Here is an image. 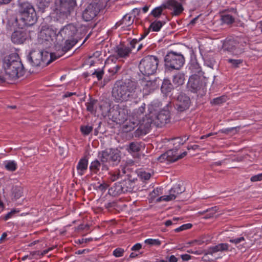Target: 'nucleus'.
<instances>
[{
  "label": "nucleus",
  "mask_w": 262,
  "mask_h": 262,
  "mask_svg": "<svg viewBox=\"0 0 262 262\" xmlns=\"http://www.w3.org/2000/svg\"><path fill=\"white\" fill-rule=\"evenodd\" d=\"M137 83L129 79L117 80L114 84L112 96L116 102L132 101L138 97Z\"/></svg>",
  "instance_id": "obj_1"
},
{
  "label": "nucleus",
  "mask_w": 262,
  "mask_h": 262,
  "mask_svg": "<svg viewBox=\"0 0 262 262\" xmlns=\"http://www.w3.org/2000/svg\"><path fill=\"white\" fill-rule=\"evenodd\" d=\"M3 67L6 76L10 81H15L23 76L26 70L17 54L6 56L3 59Z\"/></svg>",
  "instance_id": "obj_2"
},
{
  "label": "nucleus",
  "mask_w": 262,
  "mask_h": 262,
  "mask_svg": "<svg viewBox=\"0 0 262 262\" xmlns=\"http://www.w3.org/2000/svg\"><path fill=\"white\" fill-rule=\"evenodd\" d=\"M37 20L36 13L33 5L28 2L19 3L18 16L12 20L16 26L23 29L33 25Z\"/></svg>",
  "instance_id": "obj_3"
},
{
  "label": "nucleus",
  "mask_w": 262,
  "mask_h": 262,
  "mask_svg": "<svg viewBox=\"0 0 262 262\" xmlns=\"http://www.w3.org/2000/svg\"><path fill=\"white\" fill-rule=\"evenodd\" d=\"M102 163V169L108 170L111 165H117L120 161V151L117 149L107 148L99 153Z\"/></svg>",
  "instance_id": "obj_4"
},
{
  "label": "nucleus",
  "mask_w": 262,
  "mask_h": 262,
  "mask_svg": "<svg viewBox=\"0 0 262 262\" xmlns=\"http://www.w3.org/2000/svg\"><path fill=\"white\" fill-rule=\"evenodd\" d=\"M76 5V0H56L54 11L60 18H65L74 11Z\"/></svg>",
  "instance_id": "obj_5"
},
{
  "label": "nucleus",
  "mask_w": 262,
  "mask_h": 262,
  "mask_svg": "<svg viewBox=\"0 0 262 262\" xmlns=\"http://www.w3.org/2000/svg\"><path fill=\"white\" fill-rule=\"evenodd\" d=\"M53 54H50L51 59L48 60L49 57V53L43 52L39 50H35L32 51L28 56V59L33 67H43L48 65L51 61L53 60Z\"/></svg>",
  "instance_id": "obj_6"
},
{
  "label": "nucleus",
  "mask_w": 262,
  "mask_h": 262,
  "mask_svg": "<svg viewBox=\"0 0 262 262\" xmlns=\"http://www.w3.org/2000/svg\"><path fill=\"white\" fill-rule=\"evenodd\" d=\"M225 235L229 239V242L233 244L239 250H245L253 245L252 242L248 241L244 236L239 235L237 230H226Z\"/></svg>",
  "instance_id": "obj_7"
},
{
  "label": "nucleus",
  "mask_w": 262,
  "mask_h": 262,
  "mask_svg": "<svg viewBox=\"0 0 262 262\" xmlns=\"http://www.w3.org/2000/svg\"><path fill=\"white\" fill-rule=\"evenodd\" d=\"M158 59L155 56H147L143 58L139 66L140 72L144 75L154 74L157 71Z\"/></svg>",
  "instance_id": "obj_8"
},
{
  "label": "nucleus",
  "mask_w": 262,
  "mask_h": 262,
  "mask_svg": "<svg viewBox=\"0 0 262 262\" xmlns=\"http://www.w3.org/2000/svg\"><path fill=\"white\" fill-rule=\"evenodd\" d=\"M165 66L169 70H179L185 62L183 55L173 51L168 52L164 58Z\"/></svg>",
  "instance_id": "obj_9"
},
{
  "label": "nucleus",
  "mask_w": 262,
  "mask_h": 262,
  "mask_svg": "<svg viewBox=\"0 0 262 262\" xmlns=\"http://www.w3.org/2000/svg\"><path fill=\"white\" fill-rule=\"evenodd\" d=\"M206 84V80L204 75H192L189 78L187 88L192 93L204 92Z\"/></svg>",
  "instance_id": "obj_10"
},
{
  "label": "nucleus",
  "mask_w": 262,
  "mask_h": 262,
  "mask_svg": "<svg viewBox=\"0 0 262 262\" xmlns=\"http://www.w3.org/2000/svg\"><path fill=\"white\" fill-rule=\"evenodd\" d=\"M127 110L117 106L110 109L108 116L114 122L120 124L127 120Z\"/></svg>",
  "instance_id": "obj_11"
},
{
  "label": "nucleus",
  "mask_w": 262,
  "mask_h": 262,
  "mask_svg": "<svg viewBox=\"0 0 262 262\" xmlns=\"http://www.w3.org/2000/svg\"><path fill=\"white\" fill-rule=\"evenodd\" d=\"M100 9L97 3H91L82 12V18L85 21L93 20L98 14Z\"/></svg>",
  "instance_id": "obj_12"
},
{
  "label": "nucleus",
  "mask_w": 262,
  "mask_h": 262,
  "mask_svg": "<svg viewBox=\"0 0 262 262\" xmlns=\"http://www.w3.org/2000/svg\"><path fill=\"white\" fill-rule=\"evenodd\" d=\"M152 118H144L142 122L138 123L139 127L134 133L135 137H139L140 136L146 134L149 128H150L151 124L153 123V116H151Z\"/></svg>",
  "instance_id": "obj_13"
},
{
  "label": "nucleus",
  "mask_w": 262,
  "mask_h": 262,
  "mask_svg": "<svg viewBox=\"0 0 262 262\" xmlns=\"http://www.w3.org/2000/svg\"><path fill=\"white\" fill-rule=\"evenodd\" d=\"M170 121V112L167 110H162L153 118V123L157 126L162 127Z\"/></svg>",
  "instance_id": "obj_14"
},
{
  "label": "nucleus",
  "mask_w": 262,
  "mask_h": 262,
  "mask_svg": "<svg viewBox=\"0 0 262 262\" xmlns=\"http://www.w3.org/2000/svg\"><path fill=\"white\" fill-rule=\"evenodd\" d=\"M190 104V99L185 94L181 93L177 97L176 107L177 110L180 112L187 110Z\"/></svg>",
  "instance_id": "obj_15"
},
{
  "label": "nucleus",
  "mask_w": 262,
  "mask_h": 262,
  "mask_svg": "<svg viewBox=\"0 0 262 262\" xmlns=\"http://www.w3.org/2000/svg\"><path fill=\"white\" fill-rule=\"evenodd\" d=\"M163 7L164 8L173 10L171 14L174 16L179 15L184 10L182 4L176 0H168L163 4Z\"/></svg>",
  "instance_id": "obj_16"
},
{
  "label": "nucleus",
  "mask_w": 262,
  "mask_h": 262,
  "mask_svg": "<svg viewBox=\"0 0 262 262\" xmlns=\"http://www.w3.org/2000/svg\"><path fill=\"white\" fill-rule=\"evenodd\" d=\"M76 31L75 27L72 24H69L62 28L57 35V37L60 39L70 38L73 37Z\"/></svg>",
  "instance_id": "obj_17"
},
{
  "label": "nucleus",
  "mask_w": 262,
  "mask_h": 262,
  "mask_svg": "<svg viewBox=\"0 0 262 262\" xmlns=\"http://www.w3.org/2000/svg\"><path fill=\"white\" fill-rule=\"evenodd\" d=\"M178 148H173L168 150L166 152L161 155L159 158L158 160L161 162L167 161L168 162H173L177 161V156L176 155Z\"/></svg>",
  "instance_id": "obj_18"
},
{
  "label": "nucleus",
  "mask_w": 262,
  "mask_h": 262,
  "mask_svg": "<svg viewBox=\"0 0 262 262\" xmlns=\"http://www.w3.org/2000/svg\"><path fill=\"white\" fill-rule=\"evenodd\" d=\"M11 40L15 44H22L27 38V33L24 31H15L11 35Z\"/></svg>",
  "instance_id": "obj_19"
},
{
  "label": "nucleus",
  "mask_w": 262,
  "mask_h": 262,
  "mask_svg": "<svg viewBox=\"0 0 262 262\" xmlns=\"http://www.w3.org/2000/svg\"><path fill=\"white\" fill-rule=\"evenodd\" d=\"M132 49L123 44H120L115 48V52L119 58H126L131 53Z\"/></svg>",
  "instance_id": "obj_20"
},
{
  "label": "nucleus",
  "mask_w": 262,
  "mask_h": 262,
  "mask_svg": "<svg viewBox=\"0 0 262 262\" xmlns=\"http://www.w3.org/2000/svg\"><path fill=\"white\" fill-rule=\"evenodd\" d=\"M229 245L226 243H221L215 246L210 247L206 254H212L214 253L227 251L228 250Z\"/></svg>",
  "instance_id": "obj_21"
},
{
  "label": "nucleus",
  "mask_w": 262,
  "mask_h": 262,
  "mask_svg": "<svg viewBox=\"0 0 262 262\" xmlns=\"http://www.w3.org/2000/svg\"><path fill=\"white\" fill-rule=\"evenodd\" d=\"M238 43L233 39L226 40L223 43V48L224 50L234 52L236 49Z\"/></svg>",
  "instance_id": "obj_22"
},
{
  "label": "nucleus",
  "mask_w": 262,
  "mask_h": 262,
  "mask_svg": "<svg viewBox=\"0 0 262 262\" xmlns=\"http://www.w3.org/2000/svg\"><path fill=\"white\" fill-rule=\"evenodd\" d=\"M120 182L116 183L108 189V194L112 196H118L123 193V189Z\"/></svg>",
  "instance_id": "obj_23"
},
{
  "label": "nucleus",
  "mask_w": 262,
  "mask_h": 262,
  "mask_svg": "<svg viewBox=\"0 0 262 262\" xmlns=\"http://www.w3.org/2000/svg\"><path fill=\"white\" fill-rule=\"evenodd\" d=\"M120 182L123 189V193L132 192L134 187V183L129 179L123 180Z\"/></svg>",
  "instance_id": "obj_24"
},
{
  "label": "nucleus",
  "mask_w": 262,
  "mask_h": 262,
  "mask_svg": "<svg viewBox=\"0 0 262 262\" xmlns=\"http://www.w3.org/2000/svg\"><path fill=\"white\" fill-rule=\"evenodd\" d=\"M88 165V160L86 157H84L80 160L77 166V170L78 173L82 176L84 172L87 169Z\"/></svg>",
  "instance_id": "obj_25"
},
{
  "label": "nucleus",
  "mask_w": 262,
  "mask_h": 262,
  "mask_svg": "<svg viewBox=\"0 0 262 262\" xmlns=\"http://www.w3.org/2000/svg\"><path fill=\"white\" fill-rule=\"evenodd\" d=\"M134 23V19L132 16L128 14L125 15L122 19L116 24V26H120L123 25V27H129L131 26Z\"/></svg>",
  "instance_id": "obj_26"
},
{
  "label": "nucleus",
  "mask_w": 262,
  "mask_h": 262,
  "mask_svg": "<svg viewBox=\"0 0 262 262\" xmlns=\"http://www.w3.org/2000/svg\"><path fill=\"white\" fill-rule=\"evenodd\" d=\"M185 74L182 73H178L173 76L172 82L177 86L182 85L185 82Z\"/></svg>",
  "instance_id": "obj_27"
},
{
  "label": "nucleus",
  "mask_w": 262,
  "mask_h": 262,
  "mask_svg": "<svg viewBox=\"0 0 262 262\" xmlns=\"http://www.w3.org/2000/svg\"><path fill=\"white\" fill-rule=\"evenodd\" d=\"M11 192L12 200H16L22 196L23 189L20 186H15L12 187Z\"/></svg>",
  "instance_id": "obj_28"
},
{
  "label": "nucleus",
  "mask_w": 262,
  "mask_h": 262,
  "mask_svg": "<svg viewBox=\"0 0 262 262\" xmlns=\"http://www.w3.org/2000/svg\"><path fill=\"white\" fill-rule=\"evenodd\" d=\"M173 89V85L168 79H164L161 86V91L165 94H167L171 91Z\"/></svg>",
  "instance_id": "obj_29"
},
{
  "label": "nucleus",
  "mask_w": 262,
  "mask_h": 262,
  "mask_svg": "<svg viewBox=\"0 0 262 262\" xmlns=\"http://www.w3.org/2000/svg\"><path fill=\"white\" fill-rule=\"evenodd\" d=\"M189 70L192 75H203L204 73L202 72L201 67L197 62H192L190 64Z\"/></svg>",
  "instance_id": "obj_30"
},
{
  "label": "nucleus",
  "mask_w": 262,
  "mask_h": 262,
  "mask_svg": "<svg viewBox=\"0 0 262 262\" xmlns=\"http://www.w3.org/2000/svg\"><path fill=\"white\" fill-rule=\"evenodd\" d=\"M64 46L62 48V51L67 52L69 51L78 41L77 39L74 38L66 39Z\"/></svg>",
  "instance_id": "obj_31"
},
{
  "label": "nucleus",
  "mask_w": 262,
  "mask_h": 262,
  "mask_svg": "<svg viewBox=\"0 0 262 262\" xmlns=\"http://www.w3.org/2000/svg\"><path fill=\"white\" fill-rule=\"evenodd\" d=\"M165 24V21L155 20L150 24L149 29L154 32H158Z\"/></svg>",
  "instance_id": "obj_32"
},
{
  "label": "nucleus",
  "mask_w": 262,
  "mask_h": 262,
  "mask_svg": "<svg viewBox=\"0 0 262 262\" xmlns=\"http://www.w3.org/2000/svg\"><path fill=\"white\" fill-rule=\"evenodd\" d=\"M127 149L130 153L137 152L141 149L140 145L138 142H131L129 144Z\"/></svg>",
  "instance_id": "obj_33"
},
{
  "label": "nucleus",
  "mask_w": 262,
  "mask_h": 262,
  "mask_svg": "<svg viewBox=\"0 0 262 262\" xmlns=\"http://www.w3.org/2000/svg\"><path fill=\"white\" fill-rule=\"evenodd\" d=\"M138 123L137 121H131L127 122L125 124L123 125V130L125 132H129L133 129L136 126H138Z\"/></svg>",
  "instance_id": "obj_34"
},
{
  "label": "nucleus",
  "mask_w": 262,
  "mask_h": 262,
  "mask_svg": "<svg viewBox=\"0 0 262 262\" xmlns=\"http://www.w3.org/2000/svg\"><path fill=\"white\" fill-rule=\"evenodd\" d=\"M51 0H37V5L38 8L41 12H43L45 9L48 7Z\"/></svg>",
  "instance_id": "obj_35"
},
{
  "label": "nucleus",
  "mask_w": 262,
  "mask_h": 262,
  "mask_svg": "<svg viewBox=\"0 0 262 262\" xmlns=\"http://www.w3.org/2000/svg\"><path fill=\"white\" fill-rule=\"evenodd\" d=\"M17 163L14 161H8L5 162V167L9 171H14L17 168Z\"/></svg>",
  "instance_id": "obj_36"
},
{
  "label": "nucleus",
  "mask_w": 262,
  "mask_h": 262,
  "mask_svg": "<svg viewBox=\"0 0 262 262\" xmlns=\"http://www.w3.org/2000/svg\"><path fill=\"white\" fill-rule=\"evenodd\" d=\"M97 101L96 100H90V102L86 103L87 111L92 114L95 113L96 112V108L95 107V105Z\"/></svg>",
  "instance_id": "obj_37"
},
{
  "label": "nucleus",
  "mask_w": 262,
  "mask_h": 262,
  "mask_svg": "<svg viewBox=\"0 0 262 262\" xmlns=\"http://www.w3.org/2000/svg\"><path fill=\"white\" fill-rule=\"evenodd\" d=\"M155 86V82L151 80L147 81L144 85L143 91L146 92L150 93L151 91L153 90Z\"/></svg>",
  "instance_id": "obj_38"
},
{
  "label": "nucleus",
  "mask_w": 262,
  "mask_h": 262,
  "mask_svg": "<svg viewBox=\"0 0 262 262\" xmlns=\"http://www.w3.org/2000/svg\"><path fill=\"white\" fill-rule=\"evenodd\" d=\"M101 165H102L101 161H99L98 160H96L91 163L90 166V169L91 170L95 171L96 172L99 170Z\"/></svg>",
  "instance_id": "obj_39"
},
{
  "label": "nucleus",
  "mask_w": 262,
  "mask_h": 262,
  "mask_svg": "<svg viewBox=\"0 0 262 262\" xmlns=\"http://www.w3.org/2000/svg\"><path fill=\"white\" fill-rule=\"evenodd\" d=\"M93 127L90 125H81L80 126V131L84 136H87L92 132Z\"/></svg>",
  "instance_id": "obj_40"
},
{
  "label": "nucleus",
  "mask_w": 262,
  "mask_h": 262,
  "mask_svg": "<svg viewBox=\"0 0 262 262\" xmlns=\"http://www.w3.org/2000/svg\"><path fill=\"white\" fill-rule=\"evenodd\" d=\"M163 7V4L160 6L156 7L151 12V15H152L155 17H159L160 15L162 14V11L163 9H164Z\"/></svg>",
  "instance_id": "obj_41"
},
{
  "label": "nucleus",
  "mask_w": 262,
  "mask_h": 262,
  "mask_svg": "<svg viewBox=\"0 0 262 262\" xmlns=\"http://www.w3.org/2000/svg\"><path fill=\"white\" fill-rule=\"evenodd\" d=\"M222 20L223 23L227 24H231L234 21V17L229 14L223 15L222 16Z\"/></svg>",
  "instance_id": "obj_42"
},
{
  "label": "nucleus",
  "mask_w": 262,
  "mask_h": 262,
  "mask_svg": "<svg viewBox=\"0 0 262 262\" xmlns=\"http://www.w3.org/2000/svg\"><path fill=\"white\" fill-rule=\"evenodd\" d=\"M189 139V137H187L186 139L183 140L181 137H178L175 139H174V143L173 145L176 146L175 148H178L179 147V146L181 145H183L185 143V142Z\"/></svg>",
  "instance_id": "obj_43"
},
{
  "label": "nucleus",
  "mask_w": 262,
  "mask_h": 262,
  "mask_svg": "<svg viewBox=\"0 0 262 262\" xmlns=\"http://www.w3.org/2000/svg\"><path fill=\"white\" fill-rule=\"evenodd\" d=\"M227 97L225 96H222L221 97H219L215 98H214L211 101V103L212 104L215 105H219L222 104L223 102H226Z\"/></svg>",
  "instance_id": "obj_44"
},
{
  "label": "nucleus",
  "mask_w": 262,
  "mask_h": 262,
  "mask_svg": "<svg viewBox=\"0 0 262 262\" xmlns=\"http://www.w3.org/2000/svg\"><path fill=\"white\" fill-rule=\"evenodd\" d=\"M171 193H174L176 196L178 194H181L184 191V189L182 188L180 185L176 186V187L171 188L170 190Z\"/></svg>",
  "instance_id": "obj_45"
},
{
  "label": "nucleus",
  "mask_w": 262,
  "mask_h": 262,
  "mask_svg": "<svg viewBox=\"0 0 262 262\" xmlns=\"http://www.w3.org/2000/svg\"><path fill=\"white\" fill-rule=\"evenodd\" d=\"M109 175L110 177L108 178L112 182L117 180L121 177V174L119 170L115 172H110Z\"/></svg>",
  "instance_id": "obj_46"
},
{
  "label": "nucleus",
  "mask_w": 262,
  "mask_h": 262,
  "mask_svg": "<svg viewBox=\"0 0 262 262\" xmlns=\"http://www.w3.org/2000/svg\"><path fill=\"white\" fill-rule=\"evenodd\" d=\"M210 211H212V212L207 214L206 215H205L204 217V218L205 219H210V218L212 217L213 216V214L215 213V212L217 211V207H213L211 208L208 209L204 211L203 212H202L201 214H203L205 212Z\"/></svg>",
  "instance_id": "obj_47"
},
{
  "label": "nucleus",
  "mask_w": 262,
  "mask_h": 262,
  "mask_svg": "<svg viewBox=\"0 0 262 262\" xmlns=\"http://www.w3.org/2000/svg\"><path fill=\"white\" fill-rule=\"evenodd\" d=\"M228 61L231 64L232 68H236L238 67L239 65L241 64L243 61L242 59H228Z\"/></svg>",
  "instance_id": "obj_48"
},
{
  "label": "nucleus",
  "mask_w": 262,
  "mask_h": 262,
  "mask_svg": "<svg viewBox=\"0 0 262 262\" xmlns=\"http://www.w3.org/2000/svg\"><path fill=\"white\" fill-rule=\"evenodd\" d=\"M145 243L150 245L151 246H152V245L159 246L161 245V242L160 241H159L158 239L149 238V239H147L145 241Z\"/></svg>",
  "instance_id": "obj_49"
},
{
  "label": "nucleus",
  "mask_w": 262,
  "mask_h": 262,
  "mask_svg": "<svg viewBox=\"0 0 262 262\" xmlns=\"http://www.w3.org/2000/svg\"><path fill=\"white\" fill-rule=\"evenodd\" d=\"M124 250L123 249L121 248H118L114 250L113 251V255L116 257H121L123 255Z\"/></svg>",
  "instance_id": "obj_50"
},
{
  "label": "nucleus",
  "mask_w": 262,
  "mask_h": 262,
  "mask_svg": "<svg viewBox=\"0 0 262 262\" xmlns=\"http://www.w3.org/2000/svg\"><path fill=\"white\" fill-rule=\"evenodd\" d=\"M192 224H190V223L184 224V225H182L181 226H180V227L175 229L174 231L176 232H180V231H183L185 230H187V229L191 228L192 227Z\"/></svg>",
  "instance_id": "obj_51"
},
{
  "label": "nucleus",
  "mask_w": 262,
  "mask_h": 262,
  "mask_svg": "<svg viewBox=\"0 0 262 262\" xmlns=\"http://www.w3.org/2000/svg\"><path fill=\"white\" fill-rule=\"evenodd\" d=\"M17 212H18V211H17L16 210H14V209L12 210L10 212H8L7 214H6L4 216L3 219H4V220L5 221H7L8 219L11 218Z\"/></svg>",
  "instance_id": "obj_52"
},
{
  "label": "nucleus",
  "mask_w": 262,
  "mask_h": 262,
  "mask_svg": "<svg viewBox=\"0 0 262 262\" xmlns=\"http://www.w3.org/2000/svg\"><path fill=\"white\" fill-rule=\"evenodd\" d=\"M104 74L103 71L100 70L99 71L96 70L93 73V75H96L98 80H100L102 78L103 75Z\"/></svg>",
  "instance_id": "obj_53"
},
{
  "label": "nucleus",
  "mask_w": 262,
  "mask_h": 262,
  "mask_svg": "<svg viewBox=\"0 0 262 262\" xmlns=\"http://www.w3.org/2000/svg\"><path fill=\"white\" fill-rule=\"evenodd\" d=\"M252 182H257L262 180V173L252 176L250 179Z\"/></svg>",
  "instance_id": "obj_54"
},
{
  "label": "nucleus",
  "mask_w": 262,
  "mask_h": 262,
  "mask_svg": "<svg viewBox=\"0 0 262 262\" xmlns=\"http://www.w3.org/2000/svg\"><path fill=\"white\" fill-rule=\"evenodd\" d=\"M165 196V197H164V199L165 201L173 200L176 198V195L174 193H171L170 191L169 195Z\"/></svg>",
  "instance_id": "obj_55"
},
{
  "label": "nucleus",
  "mask_w": 262,
  "mask_h": 262,
  "mask_svg": "<svg viewBox=\"0 0 262 262\" xmlns=\"http://www.w3.org/2000/svg\"><path fill=\"white\" fill-rule=\"evenodd\" d=\"M121 66L119 65H117L115 67H114L112 69H110L109 72L112 73V75L118 73L119 71L120 70Z\"/></svg>",
  "instance_id": "obj_56"
},
{
  "label": "nucleus",
  "mask_w": 262,
  "mask_h": 262,
  "mask_svg": "<svg viewBox=\"0 0 262 262\" xmlns=\"http://www.w3.org/2000/svg\"><path fill=\"white\" fill-rule=\"evenodd\" d=\"M145 104L143 103L137 110V113L138 115H141L143 114L145 110Z\"/></svg>",
  "instance_id": "obj_57"
},
{
  "label": "nucleus",
  "mask_w": 262,
  "mask_h": 262,
  "mask_svg": "<svg viewBox=\"0 0 262 262\" xmlns=\"http://www.w3.org/2000/svg\"><path fill=\"white\" fill-rule=\"evenodd\" d=\"M108 187V185L107 184H105V183H103V184H100L98 186V189L101 190V191H104L106 190V189Z\"/></svg>",
  "instance_id": "obj_58"
},
{
  "label": "nucleus",
  "mask_w": 262,
  "mask_h": 262,
  "mask_svg": "<svg viewBox=\"0 0 262 262\" xmlns=\"http://www.w3.org/2000/svg\"><path fill=\"white\" fill-rule=\"evenodd\" d=\"M237 128V127H234L226 128L225 129H222L221 130V132L223 133L228 134L229 132H231L234 130H235L236 131Z\"/></svg>",
  "instance_id": "obj_59"
},
{
  "label": "nucleus",
  "mask_w": 262,
  "mask_h": 262,
  "mask_svg": "<svg viewBox=\"0 0 262 262\" xmlns=\"http://www.w3.org/2000/svg\"><path fill=\"white\" fill-rule=\"evenodd\" d=\"M142 248V245L140 243L136 244L131 249L133 251H137Z\"/></svg>",
  "instance_id": "obj_60"
},
{
  "label": "nucleus",
  "mask_w": 262,
  "mask_h": 262,
  "mask_svg": "<svg viewBox=\"0 0 262 262\" xmlns=\"http://www.w3.org/2000/svg\"><path fill=\"white\" fill-rule=\"evenodd\" d=\"M141 178L145 180H148L150 178V174L149 173L144 172L141 174Z\"/></svg>",
  "instance_id": "obj_61"
},
{
  "label": "nucleus",
  "mask_w": 262,
  "mask_h": 262,
  "mask_svg": "<svg viewBox=\"0 0 262 262\" xmlns=\"http://www.w3.org/2000/svg\"><path fill=\"white\" fill-rule=\"evenodd\" d=\"M138 43V40L136 39H134L130 42V45L131 47L130 48L132 50V49L135 48L136 45Z\"/></svg>",
  "instance_id": "obj_62"
},
{
  "label": "nucleus",
  "mask_w": 262,
  "mask_h": 262,
  "mask_svg": "<svg viewBox=\"0 0 262 262\" xmlns=\"http://www.w3.org/2000/svg\"><path fill=\"white\" fill-rule=\"evenodd\" d=\"M181 258L183 260H188L191 258V256L187 254H183L181 255Z\"/></svg>",
  "instance_id": "obj_63"
},
{
  "label": "nucleus",
  "mask_w": 262,
  "mask_h": 262,
  "mask_svg": "<svg viewBox=\"0 0 262 262\" xmlns=\"http://www.w3.org/2000/svg\"><path fill=\"white\" fill-rule=\"evenodd\" d=\"M177 258L174 255H171L169 258V262H177Z\"/></svg>",
  "instance_id": "obj_64"
}]
</instances>
